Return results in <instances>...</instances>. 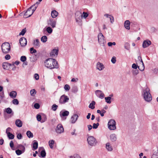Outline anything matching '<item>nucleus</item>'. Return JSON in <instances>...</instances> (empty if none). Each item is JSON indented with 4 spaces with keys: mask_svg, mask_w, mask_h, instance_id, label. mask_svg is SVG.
I'll return each instance as SVG.
<instances>
[{
    "mask_svg": "<svg viewBox=\"0 0 158 158\" xmlns=\"http://www.w3.org/2000/svg\"><path fill=\"white\" fill-rule=\"evenodd\" d=\"M45 66L50 69L58 68L59 65L56 60L53 58H48L44 62Z\"/></svg>",
    "mask_w": 158,
    "mask_h": 158,
    "instance_id": "obj_1",
    "label": "nucleus"
},
{
    "mask_svg": "<svg viewBox=\"0 0 158 158\" xmlns=\"http://www.w3.org/2000/svg\"><path fill=\"white\" fill-rule=\"evenodd\" d=\"M39 3V2H37L35 4L30 7L24 14V18H27L31 16L36 10Z\"/></svg>",
    "mask_w": 158,
    "mask_h": 158,
    "instance_id": "obj_2",
    "label": "nucleus"
},
{
    "mask_svg": "<svg viewBox=\"0 0 158 158\" xmlns=\"http://www.w3.org/2000/svg\"><path fill=\"white\" fill-rule=\"evenodd\" d=\"M2 51L3 53L7 54L10 51V46L8 42H5L3 43L1 46Z\"/></svg>",
    "mask_w": 158,
    "mask_h": 158,
    "instance_id": "obj_3",
    "label": "nucleus"
},
{
    "mask_svg": "<svg viewBox=\"0 0 158 158\" xmlns=\"http://www.w3.org/2000/svg\"><path fill=\"white\" fill-rule=\"evenodd\" d=\"M143 97L145 100L147 102H149L152 100V96L149 88H147L144 91Z\"/></svg>",
    "mask_w": 158,
    "mask_h": 158,
    "instance_id": "obj_4",
    "label": "nucleus"
},
{
    "mask_svg": "<svg viewBox=\"0 0 158 158\" xmlns=\"http://www.w3.org/2000/svg\"><path fill=\"white\" fill-rule=\"evenodd\" d=\"M88 16V14L85 12H83L82 15L79 12H77L75 14V18L77 22H78L83 17L84 18H86Z\"/></svg>",
    "mask_w": 158,
    "mask_h": 158,
    "instance_id": "obj_5",
    "label": "nucleus"
},
{
    "mask_svg": "<svg viewBox=\"0 0 158 158\" xmlns=\"http://www.w3.org/2000/svg\"><path fill=\"white\" fill-rule=\"evenodd\" d=\"M108 128L110 130H114L116 129V122L113 119H110L108 123Z\"/></svg>",
    "mask_w": 158,
    "mask_h": 158,
    "instance_id": "obj_6",
    "label": "nucleus"
},
{
    "mask_svg": "<svg viewBox=\"0 0 158 158\" xmlns=\"http://www.w3.org/2000/svg\"><path fill=\"white\" fill-rule=\"evenodd\" d=\"M88 143L91 146H95L97 143L95 139L92 136L89 137L87 139Z\"/></svg>",
    "mask_w": 158,
    "mask_h": 158,
    "instance_id": "obj_7",
    "label": "nucleus"
},
{
    "mask_svg": "<svg viewBox=\"0 0 158 158\" xmlns=\"http://www.w3.org/2000/svg\"><path fill=\"white\" fill-rule=\"evenodd\" d=\"M98 42L102 46L104 45V44L105 42L104 37L102 33H99L98 35Z\"/></svg>",
    "mask_w": 158,
    "mask_h": 158,
    "instance_id": "obj_8",
    "label": "nucleus"
},
{
    "mask_svg": "<svg viewBox=\"0 0 158 158\" xmlns=\"http://www.w3.org/2000/svg\"><path fill=\"white\" fill-rule=\"evenodd\" d=\"M69 98L65 95H63L61 96L59 100V102L60 104H64L68 102L69 100Z\"/></svg>",
    "mask_w": 158,
    "mask_h": 158,
    "instance_id": "obj_9",
    "label": "nucleus"
},
{
    "mask_svg": "<svg viewBox=\"0 0 158 158\" xmlns=\"http://www.w3.org/2000/svg\"><path fill=\"white\" fill-rule=\"evenodd\" d=\"M64 129L62 125L59 124L56 129V131L58 134H61L64 132Z\"/></svg>",
    "mask_w": 158,
    "mask_h": 158,
    "instance_id": "obj_10",
    "label": "nucleus"
},
{
    "mask_svg": "<svg viewBox=\"0 0 158 158\" xmlns=\"http://www.w3.org/2000/svg\"><path fill=\"white\" fill-rule=\"evenodd\" d=\"M56 21L55 20L53 19H50L48 21V25L51 26L52 28H54L56 27Z\"/></svg>",
    "mask_w": 158,
    "mask_h": 158,
    "instance_id": "obj_11",
    "label": "nucleus"
},
{
    "mask_svg": "<svg viewBox=\"0 0 158 158\" xmlns=\"http://www.w3.org/2000/svg\"><path fill=\"white\" fill-rule=\"evenodd\" d=\"M19 42L22 47H24L27 44L26 39L23 37L21 38L19 40Z\"/></svg>",
    "mask_w": 158,
    "mask_h": 158,
    "instance_id": "obj_12",
    "label": "nucleus"
},
{
    "mask_svg": "<svg viewBox=\"0 0 158 158\" xmlns=\"http://www.w3.org/2000/svg\"><path fill=\"white\" fill-rule=\"evenodd\" d=\"M78 118V115L77 114H74L71 118L70 121L72 123H74L77 121Z\"/></svg>",
    "mask_w": 158,
    "mask_h": 158,
    "instance_id": "obj_13",
    "label": "nucleus"
},
{
    "mask_svg": "<svg viewBox=\"0 0 158 158\" xmlns=\"http://www.w3.org/2000/svg\"><path fill=\"white\" fill-rule=\"evenodd\" d=\"M96 94L98 97L101 98H103L105 96L104 94L100 90H97L96 91Z\"/></svg>",
    "mask_w": 158,
    "mask_h": 158,
    "instance_id": "obj_14",
    "label": "nucleus"
},
{
    "mask_svg": "<svg viewBox=\"0 0 158 158\" xmlns=\"http://www.w3.org/2000/svg\"><path fill=\"white\" fill-rule=\"evenodd\" d=\"M96 68L99 70L101 71L104 68V66L102 63L98 62L96 65Z\"/></svg>",
    "mask_w": 158,
    "mask_h": 158,
    "instance_id": "obj_15",
    "label": "nucleus"
},
{
    "mask_svg": "<svg viewBox=\"0 0 158 158\" xmlns=\"http://www.w3.org/2000/svg\"><path fill=\"white\" fill-rule=\"evenodd\" d=\"M151 42L148 40H147L143 41V47L144 48H146L151 45Z\"/></svg>",
    "mask_w": 158,
    "mask_h": 158,
    "instance_id": "obj_16",
    "label": "nucleus"
},
{
    "mask_svg": "<svg viewBox=\"0 0 158 158\" xmlns=\"http://www.w3.org/2000/svg\"><path fill=\"white\" fill-rule=\"evenodd\" d=\"M58 51V49H55L53 50L50 53V56L52 57H53L57 55Z\"/></svg>",
    "mask_w": 158,
    "mask_h": 158,
    "instance_id": "obj_17",
    "label": "nucleus"
},
{
    "mask_svg": "<svg viewBox=\"0 0 158 158\" xmlns=\"http://www.w3.org/2000/svg\"><path fill=\"white\" fill-rule=\"evenodd\" d=\"M152 129L158 134V123L154 124L152 127Z\"/></svg>",
    "mask_w": 158,
    "mask_h": 158,
    "instance_id": "obj_18",
    "label": "nucleus"
},
{
    "mask_svg": "<svg viewBox=\"0 0 158 158\" xmlns=\"http://www.w3.org/2000/svg\"><path fill=\"white\" fill-rule=\"evenodd\" d=\"M15 124L18 127H21L23 125V122L20 119H17L15 121Z\"/></svg>",
    "mask_w": 158,
    "mask_h": 158,
    "instance_id": "obj_19",
    "label": "nucleus"
},
{
    "mask_svg": "<svg viewBox=\"0 0 158 158\" xmlns=\"http://www.w3.org/2000/svg\"><path fill=\"white\" fill-rule=\"evenodd\" d=\"M69 114V112L68 111H61L60 113V115L61 117L67 116Z\"/></svg>",
    "mask_w": 158,
    "mask_h": 158,
    "instance_id": "obj_20",
    "label": "nucleus"
},
{
    "mask_svg": "<svg viewBox=\"0 0 158 158\" xmlns=\"http://www.w3.org/2000/svg\"><path fill=\"white\" fill-rule=\"evenodd\" d=\"M34 46L36 48L39 47L40 46V43L39 40L38 39H36L34 40L33 42Z\"/></svg>",
    "mask_w": 158,
    "mask_h": 158,
    "instance_id": "obj_21",
    "label": "nucleus"
},
{
    "mask_svg": "<svg viewBox=\"0 0 158 158\" xmlns=\"http://www.w3.org/2000/svg\"><path fill=\"white\" fill-rule=\"evenodd\" d=\"M130 21L129 20H126L124 22V27L126 29L129 30L130 29Z\"/></svg>",
    "mask_w": 158,
    "mask_h": 158,
    "instance_id": "obj_22",
    "label": "nucleus"
},
{
    "mask_svg": "<svg viewBox=\"0 0 158 158\" xmlns=\"http://www.w3.org/2000/svg\"><path fill=\"white\" fill-rule=\"evenodd\" d=\"M106 148L108 151H111L113 150V148L112 146L109 143H106Z\"/></svg>",
    "mask_w": 158,
    "mask_h": 158,
    "instance_id": "obj_23",
    "label": "nucleus"
},
{
    "mask_svg": "<svg viewBox=\"0 0 158 158\" xmlns=\"http://www.w3.org/2000/svg\"><path fill=\"white\" fill-rule=\"evenodd\" d=\"M10 96L12 98H15L17 95V92L15 91H12L10 94Z\"/></svg>",
    "mask_w": 158,
    "mask_h": 158,
    "instance_id": "obj_24",
    "label": "nucleus"
},
{
    "mask_svg": "<svg viewBox=\"0 0 158 158\" xmlns=\"http://www.w3.org/2000/svg\"><path fill=\"white\" fill-rule=\"evenodd\" d=\"M58 14V12L56 10H53L52 12L51 16L53 18L56 17Z\"/></svg>",
    "mask_w": 158,
    "mask_h": 158,
    "instance_id": "obj_25",
    "label": "nucleus"
},
{
    "mask_svg": "<svg viewBox=\"0 0 158 158\" xmlns=\"http://www.w3.org/2000/svg\"><path fill=\"white\" fill-rule=\"evenodd\" d=\"M111 140L112 142H114L116 140V137L115 134H112L110 135Z\"/></svg>",
    "mask_w": 158,
    "mask_h": 158,
    "instance_id": "obj_26",
    "label": "nucleus"
},
{
    "mask_svg": "<svg viewBox=\"0 0 158 158\" xmlns=\"http://www.w3.org/2000/svg\"><path fill=\"white\" fill-rule=\"evenodd\" d=\"M17 148L20 149L23 152H24L25 150V147L22 145H19L17 147Z\"/></svg>",
    "mask_w": 158,
    "mask_h": 158,
    "instance_id": "obj_27",
    "label": "nucleus"
},
{
    "mask_svg": "<svg viewBox=\"0 0 158 158\" xmlns=\"http://www.w3.org/2000/svg\"><path fill=\"white\" fill-rule=\"evenodd\" d=\"M95 103L94 101H92V102L89 104V107L90 108L93 109L95 108Z\"/></svg>",
    "mask_w": 158,
    "mask_h": 158,
    "instance_id": "obj_28",
    "label": "nucleus"
},
{
    "mask_svg": "<svg viewBox=\"0 0 158 158\" xmlns=\"http://www.w3.org/2000/svg\"><path fill=\"white\" fill-rule=\"evenodd\" d=\"M54 143V141L53 140H51L49 142V146L51 148H53Z\"/></svg>",
    "mask_w": 158,
    "mask_h": 158,
    "instance_id": "obj_29",
    "label": "nucleus"
},
{
    "mask_svg": "<svg viewBox=\"0 0 158 158\" xmlns=\"http://www.w3.org/2000/svg\"><path fill=\"white\" fill-rule=\"evenodd\" d=\"M26 134L27 136L29 138H32L33 136V135L32 133H31V131H27Z\"/></svg>",
    "mask_w": 158,
    "mask_h": 158,
    "instance_id": "obj_30",
    "label": "nucleus"
},
{
    "mask_svg": "<svg viewBox=\"0 0 158 158\" xmlns=\"http://www.w3.org/2000/svg\"><path fill=\"white\" fill-rule=\"evenodd\" d=\"M106 102L110 104L111 103V98L110 97H105V98Z\"/></svg>",
    "mask_w": 158,
    "mask_h": 158,
    "instance_id": "obj_31",
    "label": "nucleus"
},
{
    "mask_svg": "<svg viewBox=\"0 0 158 158\" xmlns=\"http://www.w3.org/2000/svg\"><path fill=\"white\" fill-rule=\"evenodd\" d=\"M8 137L10 139H13L14 138L15 136L14 135L10 133H8L7 134Z\"/></svg>",
    "mask_w": 158,
    "mask_h": 158,
    "instance_id": "obj_32",
    "label": "nucleus"
},
{
    "mask_svg": "<svg viewBox=\"0 0 158 158\" xmlns=\"http://www.w3.org/2000/svg\"><path fill=\"white\" fill-rule=\"evenodd\" d=\"M46 116L45 115L43 114L42 116V120L41 121V123H42L44 122L46 120Z\"/></svg>",
    "mask_w": 158,
    "mask_h": 158,
    "instance_id": "obj_33",
    "label": "nucleus"
},
{
    "mask_svg": "<svg viewBox=\"0 0 158 158\" xmlns=\"http://www.w3.org/2000/svg\"><path fill=\"white\" fill-rule=\"evenodd\" d=\"M47 40V37L46 36H43L41 39V41L44 43L46 42Z\"/></svg>",
    "mask_w": 158,
    "mask_h": 158,
    "instance_id": "obj_34",
    "label": "nucleus"
},
{
    "mask_svg": "<svg viewBox=\"0 0 158 158\" xmlns=\"http://www.w3.org/2000/svg\"><path fill=\"white\" fill-rule=\"evenodd\" d=\"M38 143L37 141L35 142L33 144V148L34 149V150L37 149L38 148Z\"/></svg>",
    "mask_w": 158,
    "mask_h": 158,
    "instance_id": "obj_35",
    "label": "nucleus"
},
{
    "mask_svg": "<svg viewBox=\"0 0 158 158\" xmlns=\"http://www.w3.org/2000/svg\"><path fill=\"white\" fill-rule=\"evenodd\" d=\"M46 31L49 34H51L52 32V29L50 27H48L46 28Z\"/></svg>",
    "mask_w": 158,
    "mask_h": 158,
    "instance_id": "obj_36",
    "label": "nucleus"
},
{
    "mask_svg": "<svg viewBox=\"0 0 158 158\" xmlns=\"http://www.w3.org/2000/svg\"><path fill=\"white\" fill-rule=\"evenodd\" d=\"M6 112L8 114H11L12 112V110L10 108H8L5 109Z\"/></svg>",
    "mask_w": 158,
    "mask_h": 158,
    "instance_id": "obj_37",
    "label": "nucleus"
},
{
    "mask_svg": "<svg viewBox=\"0 0 158 158\" xmlns=\"http://www.w3.org/2000/svg\"><path fill=\"white\" fill-rule=\"evenodd\" d=\"M40 154L41 156L43 157H44L46 155V153L44 149L43 150L41 151Z\"/></svg>",
    "mask_w": 158,
    "mask_h": 158,
    "instance_id": "obj_38",
    "label": "nucleus"
},
{
    "mask_svg": "<svg viewBox=\"0 0 158 158\" xmlns=\"http://www.w3.org/2000/svg\"><path fill=\"white\" fill-rule=\"evenodd\" d=\"M64 88L66 91H68L70 89V88L69 85L66 84L64 86Z\"/></svg>",
    "mask_w": 158,
    "mask_h": 158,
    "instance_id": "obj_39",
    "label": "nucleus"
},
{
    "mask_svg": "<svg viewBox=\"0 0 158 158\" xmlns=\"http://www.w3.org/2000/svg\"><path fill=\"white\" fill-rule=\"evenodd\" d=\"M36 93V91L35 89H33L30 91L31 95L32 96H34Z\"/></svg>",
    "mask_w": 158,
    "mask_h": 158,
    "instance_id": "obj_40",
    "label": "nucleus"
},
{
    "mask_svg": "<svg viewBox=\"0 0 158 158\" xmlns=\"http://www.w3.org/2000/svg\"><path fill=\"white\" fill-rule=\"evenodd\" d=\"M26 32V29L25 28L24 29H23L21 32H20L19 34V35H24L25 33Z\"/></svg>",
    "mask_w": 158,
    "mask_h": 158,
    "instance_id": "obj_41",
    "label": "nucleus"
},
{
    "mask_svg": "<svg viewBox=\"0 0 158 158\" xmlns=\"http://www.w3.org/2000/svg\"><path fill=\"white\" fill-rule=\"evenodd\" d=\"M7 63H4L2 64V67L4 69H8Z\"/></svg>",
    "mask_w": 158,
    "mask_h": 158,
    "instance_id": "obj_42",
    "label": "nucleus"
},
{
    "mask_svg": "<svg viewBox=\"0 0 158 158\" xmlns=\"http://www.w3.org/2000/svg\"><path fill=\"white\" fill-rule=\"evenodd\" d=\"M36 118L38 121H40L41 122L42 120V116L40 114H38L36 116Z\"/></svg>",
    "mask_w": 158,
    "mask_h": 158,
    "instance_id": "obj_43",
    "label": "nucleus"
},
{
    "mask_svg": "<svg viewBox=\"0 0 158 158\" xmlns=\"http://www.w3.org/2000/svg\"><path fill=\"white\" fill-rule=\"evenodd\" d=\"M15 152L17 155H19L23 152L21 150H20L19 149H18L16 150Z\"/></svg>",
    "mask_w": 158,
    "mask_h": 158,
    "instance_id": "obj_44",
    "label": "nucleus"
},
{
    "mask_svg": "<svg viewBox=\"0 0 158 158\" xmlns=\"http://www.w3.org/2000/svg\"><path fill=\"white\" fill-rule=\"evenodd\" d=\"M13 104L17 105L19 104V102L18 100L17 99H14L12 101Z\"/></svg>",
    "mask_w": 158,
    "mask_h": 158,
    "instance_id": "obj_45",
    "label": "nucleus"
},
{
    "mask_svg": "<svg viewBox=\"0 0 158 158\" xmlns=\"http://www.w3.org/2000/svg\"><path fill=\"white\" fill-rule=\"evenodd\" d=\"M30 53L31 54L35 53L36 52V51L33 48H31L30 49Z\"/></svg>",
    "mask_w": 158,
    "mask_h": 158,
    "instance_id": "obj_46",
    "label": "nucleus"
},
{
    "mask_svg": "<svg viewBox=\"0 0 158 158\" xmlns=\"http://www.w3.org/2000/svg\"><path fill=\"white\" fill-rule=\"evenodd\" d=\"M77 91V88L76 86H74L72 89V91L73 93H76Z\"/></svg>",
    "mask_w": 158,
    "mask_h": 158,
    "instance_id": "obj_47",
    "label": "nucleus"
},
{
    "mask_svg": "<svg viewBox=\"0 0 158 158\" xmlns=\"http://www.w3.org/2000/svg\"><path fill=\"white\" fill-rule=\"evenodd\" d=\"M27 59L26 57L25 56H22L21 57L20 60L22 62L25 61Z\"/></svg>",
    "mask_w": 158,
    "mask_h": 158,
    "instance_id": "obj_48",
    "label": "nucleus"
},
{
    "mask_svg": "<svg viewBox=\"0 0 158 158\" xmlns=\"http://www.w3.org/2000/svg\"><path fill=\"white\" fill-rule=\"evenodd\" d=\"M58 106L56 104H53L52 106V109L54 111H56L57 109Z\"/></svg>",
    "mask_w": 158,
    "mask_h": 158,
    "instance_id": "obj_49",
    "label": "nucleus"
},
{
    "mask_svg": "<svg viewBox=\"0 0 158 158\" xmlns=\"http://www.w3.org/2000/svg\"><path fill=\"white\" fill-rule=\"evenodd\" d=\"M10 148H11V149L13 150H14V143H13V141H10Z\"/></svg>",
    "mask_w": 158,
    "mask_h": 158,
    "instance_id": "obj_50",
    "label": "nucleus"
},
{
    "mask_svg": "<svg viewBox=\"0 0 158 158\" xmlns=\"http://www.w3.org/2000/svg\"><path fill=\"white\" fill-rule=\"evenodd\" d=\"M99 125V124L98 123H97V124H95V123L93 124V127L94 129H96L98 128V126Z\"/></svg>",
    "mask_w": 158,
    "mask_h": 158,
    "instance_id": "obj_51",
    "label": "nucleus"
},
{
    "mask_svg": "<svg viewBox=\"0 0 158 158\" xmlns=\"http://www.w3.org/2000/svg\"><path fill=\"white\" fill-rule=\"evenodd\" d=\"M139 70H134L133 71V74L134 75H136L138 74L139 73Z\"/></svg>",
    "mask_w": 158,
    "mask_h": 158,
    "instance_id": "obj_52",
    "label": "nucleus"
},
{
    "mask_svg": "<svg viewBox=\"0 0 158 158\" xmlns=\"http://www.w3.org/2000/svg\"><path fill=\"white\" fill-rule=\"evenodd\" d=\"M12 130L10 128L8 127L6 129V133L8 134V133H10V132Z\"/></svg>",
    "mask_w": 158,
    "mask_h": 158,
    "instance_id": "obj_53",
    "label": "nucleus"
},
{
    "mask_svg": "<svg viewBox=\"0 0 158 158\" xmlns=\"http://www.w3.org/2000/svg\"><path fill=\"white\" fill-rule=\"evenodd\" d=\"M116 58L114 56L113 57L111 60V61L112 62V63L114 64L116 62Z\"/></svg>",
    "mask_w": 158,
    "mask_h": 158,
    "instance_id": "obj_54",
    "label": "nucleus"
},
{
    "mask_svg": "<svg viewBox=\"0 0 158 158\" xmlns=\"http://www.w3.org/2000/svg\"><path fill=\"white\" fill-rule=\"evenodd\" d=\"M138 59L139 61H140V62L142 64V65H143V62L142 60L141 57L140 56H138Z\"/></svg>",
    "mask_w": 158,
    "mask_h": 158,
    "instance_id": "obj_55",
    "label": "nucleus"
},
{
    "mask_svg": "<svg viewBox=\"0 0 158 158\" xmlns=\"http://www.w3.org/2000/svg\"><path fill=\"white\" fill-rule=\"evenodd\" d=\"M109 18H110V22L111 23H113V22H114V18L111 15H110Z\"/></svg>",
    "mask_w": 158,
    "mask_h": 158,
    "instance_id": "obj_56",
    "label": "nucleus"
},
{
    "mask_svg": "<svg viewBox=\"0 0 158 158\" xmlns=\"http://www.w3.org/2000/svg\"><path fill=\"white\" fill-rule=\"evenodd\" d=\"M34 106L35 108L38 109L40 108V105L39 104L36 103L34 104Z\"/></svg>",
    "mask_w": 158,
    "mask_h": 158,
    "instance_id": "obj_57",
    "label": "nucleus"
},
{
    "mask_svg": "<svg viewBox=\"0 0 158 158\" xmlns=\"http://www.w3.org/2000/svg\"><path fill=\"white\" fill-rule=\"evenodd\" d=\"M34 77L36 80H38L39 78V75L37 73L35 74L34 75Z\"/></svg>",
    "mask_w": 158,
    "mask_h": 158,
    "instance_id": "obj_58",
    "label": "nucleus"
},
{
    "mask_svg": "<svg viewBox=\"0 0 158 158\" xmlns=\"http://www.w3.org/2000/svg\"><path fill=\"white\" fill-rule=\"evenodd\" d=\"M142 66L141 68H139V66H138V67L139 69L141 71H143L144 69V64H143V65H142Z\"/></svg>",
    "mask_w": 158,
    "mask_h": 158,
    "instance_id": "obj_59",
    "label": "nucleus"
},
{
    "mask_svg": "<svg viewBox=\"0 0 158 158\" xmlns=\"http://www.w3.org/2000/svg\"><path fill=\"white\" fill-rule=\"evenodd\" d=\"M10 58V56L9 54H7L5 56V58L6 60H9Z\"/></svg>",
    "mask_w": 158,
    "mask_h": 158,
    "instance_id": "obj_60",
    "label": "nucleus"
},
{
    "mask_svg": "<svg viewBox=\"0 0 158 158\" xmlns=\"http://www.w3.org/2000/svg\"><path fill=\"white\" fill-rule=\"evenodd\" d=\"M22 137V136L21 134H18L17 136V138L18 139H21Z\"/></svg>",
    "mask_w": 158,
    "mask_h": 158,
    "instance_id": "obj_61",
    "label": "nucleus"
},
{
    "mask_svg": "<svg viewBox=\"0 0 158 158\" xmlns=\"http://www.w3.org/2000/svg\"><path fill=\"white\" fill-rule=\"evenodd\" d=\"M132 67L134 69H136L138 67L137 66L136 64L134 63L132 64Z\"/></svg>",
    "mask_w": 158,
    "mask_h": 158,
    "instance_id": "obj_62",
    "label": "nucleus"
},
{
    "mask_svg": "<svg viewBox=\"0 0 158 158\" xmlns=\"http://www.w3.org/2000/svg\"><path fill=\"white\" fill-rule=\"evenodd\" d=\"M78 79L77 78H73L71 80V81L72 82H77L78 81Z\"/></svg>",
    "mask_w": 158,
    "mask_h": 158,
    "instance_id": "obj_63",
    "label": "nucleus"
},
{
    "mask_svg": "<svg viewBox=\"0 0 158 158\" xmlns=\"http://www.w3.org/2000/svg\"><path fill=\"white\" fill-rule=\"evenodd\" d=\"M74 158H81V157L79 155L76 154L74 156Z\"/></svg>",
    "mask_w": 158,
    "mask_h": 158,
    "instance_id": "obj_64",
    "label": "nucleus"
}]
</instances>
